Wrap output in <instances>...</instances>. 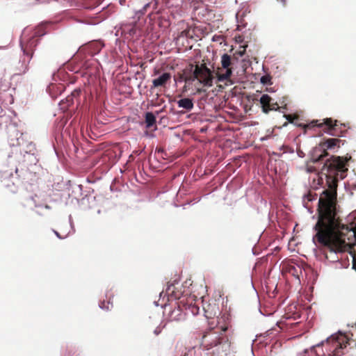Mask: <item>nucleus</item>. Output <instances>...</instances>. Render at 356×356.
<instances>
[{
    "mask_svg": "<svg viewBox=\"0 0 356 356\" xmlns=\"http://www.w3.org/2000/svg\"><path fill=\"white\" fill-rule=\"evenodd\" d=\"M298 126L303 127L305 130L318 127L325 133L338 137L341 136L346 131L347 128H348L345 123H341L339 120L332 118H325L322 122H320L318 120H312L308 124H299Z\"/></svg>",
    "mask_w": 356,
    "mask_h": 356,
    "instance_id": "20e7f679",
    "label": "nucleus"
},
{
    "mask_svg": "<svg viewBox=\"0 0 356 356\" xmlns=\"http://www.w3.org/2000/svg\"><path fill=\"white\" fill-rule=\"evenodd\" d=\"M205 316L207 318H211L212 317V313L211 312H209L208 311L205 310Z\"/></svg>",
    "mask_w": 356,
    "mask_h": 356,
    "instance_id": "a878e982",
    "label": "nucleus"
},
{
    "mask_svg": "<svg viewBox=\"0 0 356 356\" xmlns=\"http://www.w3.org/2000/svg\"><path fill=\"white\" fill-rule=\"evenodd\" d=\"M328 188L318 201V218L314 226L316 233L313 240L330 253L343 252L356 245V224L341 222L337 209L338 180L329 175Z\"/></svg>",
    "mask_w": 356,
    "mask_h": 356,
    "instance_id": "f257e3e1",
    "label": "nucleus"
},
{
    "mask_svg": "<svg viewBox=\"0 0 356 356\" xmlns=\"http://www.w3.org/2000/svg\"><path fill=\"white\" fill-rule=\"evenodd\" d=\"M341 140L338 138H328L322 143V146L324 148L332 149L335 147L339 148L340 147Z\"/></svg>",
    "mask_w": 356,
    "mask_h": 356,
    "instance_id": "4468645a",
    "label": "nucleus"
},
{
    "mask_svg": "<svg viewBox=\"0 0 356 356\" xmlns=\"http://www.w3.org/2000/svg\"><path fill=\"white\" fill-rule=\"evenodd\" d=\"M328 155L327 152L325 149L323 150V152L316 159V161H323V159Z\"/></svg>",
    "mask_w": 356,
    "mask_h": 356,
    "instance_id": "b1692460",
    "label": "nucleus"
},
{
    "mask_svg": "<svg viewBox=\"0 0 356 356\" xmlns=\"http://www.w3.org/2000/svg\"><path fill=\"white\" fill-rule=\"evenodd\" d=\"M284 117L286 118V120L290 123H293L294 120L298 118L297 115H285Z\"/></svg>",
    "mask_w": 356,
    "mask_h": 356,
    "instance_id": "5701e85b",
    "label": "nucleus"
},
{
    "mask_svg": "<svg viewBox=\"0 0 356 356\" xmlns=\"http://www.w3.org/2000/svg\"><path fill=\"white\" fill-rule=\"evenodd\" d=\"M298 271L301 272V269L300 268V267L296 268L294 266H291L289 268V272L291 273L293 275L298 276Z\"/></svg>",
    "mask_w": 356,
    "mask_h": 356,
    "instance_id": "412c9836",
    "label": "nucleus"
},
{
    "mask_svg": "<svg viewBox=\"0 0 356 356\" xmlns=\"http://www.w3.org/2000/svg\"><path fill=\"white\" fill-rule=\"evenodd\" d=\"M54 232H55V234H56V235L57 236H58L59 238H60V234H58V232H56V231H55Z\"/></svg>",
    "mask_w": 356,
    "mask_h": 356,
    "instance_id": "c85d7f7f",
    "label": "nucleus"
},
{
    "mask_svg": "<svg viewBox=\"0 0 356 356\" xmlns=\"http://www.w3.org/2000/svg\"><path fill=\"white\" fill-rule=\"evenodd\" d=\"M111 293L110 294H106V298H107V300H103V301H101L100 304H99V307L103 309H106V310H109L111 309L112 307H113V303L111 302Z\"/></svg>",
    "mask_w": 356,
    "mask_h": 356,
    "instance_id": "dca6fc26",
    "label": "nucleus"
},
{
    "mask_svg": "<svg viewBox=\"0 0 356 356\" xmlns=\"http://www.w3.org/2000/svg\"><path fill=\"white\" fill-rule=\"evenodd\" d=\"M120 3L121 5H124L125 3V0H120Z\"/></svg>",
    "mask_w": 356,
    "mask_h": 356,
    "instance_id": "bb28decb",
    "label": "nucleus"
},
{
    "mask_svg": "<svg viewBox=\"0 0 356 356\" xmlns=\"http://www.w3.org/2000/svg\"><path fill=\"white\" fill-rule=\"evenodd\" d=\"M163 327H164V326H163L162 327H160V326L157 327L154 330V334H155L156 335L159 334L161 333V330H162V328H163Z\"/></svg>",
    "mask_w": 356,
    "mask_h": 356,
    "instance_id": "393cba45",
    "label": "nucleus"
},
{
    "mask_svg": "<svg viewBox=\"0 0 356 356\" xmlns=\"http://www.w3.org/2000/svg\"><path fill=\"white\" fill-rule=\"evenodd\" d=\"M266 90H267V91H269V92H273V90H272V88H266Z\"/></svg>",
    "mask_w": 356,
    "mask_h": 356,
    "instance_id": "cd10ccee",
    "label": "nucleus"
},
{
    "mask_svg": "<svg viewBox=\"0 0 356 356\" xmlns=\"http://www.w3.org/2000/svg\"><path fill=\"white\" fill-rule=\"evenodd\" d=\"M220 64L222 69H225V72L223 74H220L218 79L222 80L229 75H232L233 58L231 56L224 54L221 56Z\"/></svg>",
    "mask_w": 356,
    "mask_h": 356,
    "instance_id": "1a4fd4ad",
    "label": "nucleus"
},
{
    "mask_svg": "<svg viewBox=\"0 0 356 356\" xmlns=\"http://www.w3.org/2000/svg\"><path fill=\"white\" fill-rule=\"evenodd\" d=\"M145 123L147 127H151L156 123V117L152 113L147 112L145 114Z\"/></svg>",
    "mask_w": 356,
    "mask_h": 356,
    "instance_id": "f3484780",
    "label": "nucleus"
},
{
    "mask_svg": "<svg viewBox=\"0 0 356 356\" xmlns=\"http://www.w3.org/2000/svg\"><path fill=\"white\" fill-rule=\"evenodd\" d=\"M195 80H197L204 86L211 87L215 81L213 70H211L206 63H197L195 66L189 65V69L184 70L179 81L190 84Z\"/></svg>",
    "mask_w": 356,
    "mask_h": 356,
    "instance_id": "7ed1b4c3",
    "label": "nucleus"
},
{
    "mask_svg": "<svg viewBox=\"0 0 356 356\" xmlns=\"http://www.w3.org/2000/svg\"><path fill=\"white\" fill-rule=\"evenodd\" d=\"M38 42H39L38 38L33 36V37L31 38L25 44H24L22 42L21 43V47L24 51V54L25 55L28 56L29 58V60L26 63H25V61H24V63H22V69L19 70V74H24L29 71V63L33 57L35 48L38 45Z\"/></svg>",
    "mask_w": 356,
    "mask_h": 356,
    "instance_id": "39448f33",
    "label": "nucleus"
},
{
    "mask_svg": "<svg viewBox=\"0 0 356 356\" xmlns=\"http://www.w3.org/2000/svg\"><path fill=\"white\" fill-rule=\"evenodd\" d=\"M229 326L225 325L205 332L201 339V346L206 350H213L217 356H227L231 350L232 341L228 333Z\"/></svg>",
    "mask_w": 356,
    "mask_h": 356,
    "instance_id": "f03ea898",
    "label": "nucleus"
},
{
    "mask_svg": "<svg viewBox=\"0 0 356 356\" xmlns=\"http://www.w3.org/2000/svg\"><path fill=\"white\" fill-rule=\"evenodd\" d=\"M66 103H67V107L70 106L71 105H73L74 103V99L71 97V95H69L66 97Z\"/></svg>",
    "mask_w": 356,
    "mask_h": 356,
    "instance_id": "4be33fe9",
    "label": "nucleus"
},
{
    "mask_svg": "<svg viewBox=\"0 0 356 356\" xmlns=\"http://www.w3.org/2000/svg\"><path fill=\"white\" fill-rule=\"evenodd\" d=\"M81 93V90L80 89H75L71 93V97L74 99L76 102H79V99L80 97Z\"/></svg>",
    "mask_w": 356,
    "mask_h": 356,
    "instance_id": "aec40b11",
    "label": "nucleus"
},
{
    "mask_svg": "<svg viewBox=\"0 0 356 356\" xmlns=\"http://www.w3.org/2000/svg\"><path fill=\"white\" fill-rule=\"evenodd\" d=\"M104 44L98 41H95L89 44L88 48L90 49V54H97L102 49Z\"/></svg>",
    "mask_w": 356,
    "mask_h": 356,
    "instance_id": "2eb2a0df",
    "label": "nucleus"
},
{
    "mask_svg": "<svg viewBox=\"0 0 356 356\" xmlns=\"http://www.w3.org/2000/svg\"><path fill=\"white\" fill-rule=\"evenodd\" d=\"M325 167L327 168L330 173H332V171L345 172L348 170L346 168V161L339 156H332L330 159H327L323 168Z\"/></svg>",
    "mask_w": 356,
    "mask_h": 356,
    "instance_id": "423d86ee",
    "label": "nucleus"
},
{
    "mask_svg": "<svg viewBox=\"0 0 356 356\" xmlns=\"http://www.w3.org/2000/svg\"><path fill=\"white\" fill-rule=\"evenodd\" d=\"M261 82L264 85H271V76L269 75H264L261 76Z\"/></svg>",
    "mask_w": 356,
    "mask_h": 356,
    "instance_id": "6ab92c4d",
    "label": "nucleus"
},
{
    "mask_svg": "<svg viewBox=\"0 0 356 356\" xmlns=\"http://www.w3.org/2000/svg\"><path fill=\"white\" fill-rule=\"evenodd\" d=\"M259 102L261 104L262 111L266 114H268L271 111H277L280 108L277 102H273V99L266 94L261 97Z\"/></svg>",
    "mask_w": 356,
    "mask_h": 356,
    "instance_id": "6e6552de",
    "label": "nucleus"
},
{
    "mask_svg": "<svg viewBox=\"0 0 356 356\" xmlns=\"http://www.w3.org/2000/svg\"><path fill=\"white\" fill-rule=\"evenodd\" d=\"M171 79V74L169 72H164L158 78L153 79L152 86L154 88L165 87Z\"/></svg>",
    "mask_w": 356,
    "mask_h": 356,
    "instance_id": "9d476101",
    "label": "nucleus"
},
{
    "mask_svg": "<svg viewBox=\"0 0 356 356\" xmlns=\"http://www.w3.org/2000/svg\"><path fill=\"white\" fill-rule=\"evenodd\" d=\"M179 108H182L185 112H188L193 108V102L191 98H182L177 102Z\"/></svg>",
    "mask_w": 356,
    "mask_h": 356,
    "instance_id": "ddd939ff",
    "label": "nucleus"
},
{
    "mask_svg": "<svg viewBox=\"0 0 356 356\" xmlns=\"http://www.w3.org/2000/svg\"><path fill=\"white\" fill-rule=\"evenodd\" d=\"M178 282L175 281L174 283H168L165 289L166 294L173 298L178 299L181 296V291L177 290L176 284H178Z\"/></svg>",
    "mask_w": 356,
    "mask_h": 356,
    "instance_id": "f8f14e48",
    "label": "nucleus"
},
{
    "mask_svg": "<svg viewBox=\"0 0 356 356\" xmlns=\"http://www.w3.org/2000/svg\"><path fill=\"white\" fill-rule=\"evenodd\" d=\"M185 314L179 307H175L168 314V319L170 321H180L184 319Z\"/></svg>",
    "mask_w": 356,
    "mask_h": 356,
    "instance_id": "9b49d317",
    "label": "nucleus"
},
{
    "mask_svg": "<svg viewBox=\"0 0 356 356\" xmlns=\"http://www.w3.org/2000/svg\"><path fill=\"white\" fill-rule=\"evenodd\" d=\"M225 72V69H222L221 67H217L216 69H213V74L215 76V82L216 83V90L222 91L227 86H232L233 81L231 79L232 75L228 77L220 80L219 76L220 74H223Z\"/></svg>",
    "mask_w": 356,
    "mask_h": 356,
    "instance_id": "0eeeda50",
    "label": "nucleus"
},
{
    "mask_svg": "<svg viewBox=\"0 0 356 356\" xmlns=\"http://www.w3.org/2000/svg\"><path fill=\"white\" fill-rule=\"evenodd\" d=\"M188 309L193 314L197 315L199 314L200 308L198 306L195 305L191 304L189 305Z\"/></svg>",
    "mask_w": 356,
    "mask_h": 356,
    "instance_id": "a211bd4d",
    "label": "nucleus"
}]
</instances>
